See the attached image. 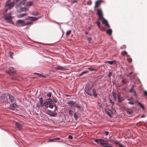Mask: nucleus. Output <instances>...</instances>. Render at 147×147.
<instances>
[{
    "instance_id": "f257e3e1",
    "label": "nucleus",
    "mask_w": 147,
    "mask_h": 147,
    "mask_svg": "<svg viewBox=\"0 0 147 147\" xmlns=\"http://www.w3.org/2000/svg\"><path fill=\"white\" fill-rule=\"evenodd\" d=\"M94 141L96 143L100 144V145L104 147H112L109 146V144L107 143V141L101 139H94Z\"/></svg>"
},
{
    "instance_id": "f03ea898",
    "label": "nucleus",
    "mask_w": 147,
    "mask_h": 147,
    "mask_svg": "<svg viewBox=\"0 0 147 147\" xmlns=\"http://www.w3.org/2000/svg\"><path fill=\"white\" fill-rule=\"evenodd\" d=\"M93 86L92 82L87 83L86 86L85 92L91 96L92 94V88Z\"/></svg>"
},
{
    "instance_id": "7ed1b4c3",
    "label": "nucleus",
    "mask_w": 147,
    "mask_h": 147,
    "mask_svg": "<svg viewBox=\"0 0 147 147\" xmlns=\"http://www.w3.org/2000/svg\"><path fill=\"white\" fill-rule=\"evenodd\" d=\"M3 18L7 22L12 23L13 17L11 16V13L10 12L9 13L4 15Z\"/></svg>"
},
{
    "instance_id": "20e7f679",
    "label": "nucleus",
    "mask_w": 147,
    "mask_h": 147,
    "mask_svg": "<svg viewBox=\"0 0 147 147\" xmlns=\"http://www.w3.org/2000/svg\"><path fill=\"white\" fill-rule=\"evenodd\" d=\"M14 4L13 1L11 2V0H8L6 2L5 7H8V9H11L14 7Z\"/></svg>"
},
{
    "instance_id": "39448f33",
    "label": "nucleus",
    "mask_w": 147,
    "mask_h": 147,
    "mask_svg": "<svg viewBox=\"0 0 147 147\" xmlns=\"http://www.w3.org/2000/svg\"><path fill=\"white\" fill-rule=\"evenodd\" d=\"M0 100L1 101L4 103L7 102L8 101V99L6 94H3L0 97Z\"/></svg>"
},
{
    "instance_id": "423d86ee",
    "label": "nucleus",
    "mask_w": 147,
    "mask_h": 147,
    "mask_svg": "<svg viewBox=\"0 0 147 147\" xmlns=\"http://www.w3.org/2000/svg\"><path fill=\"white\" fill-rule=\"evenodd\" d=\"M96 10L97 11V15H98L99 18L98 20H100L103 18V14L102 10L101 9H97Z\"/></svg>"
},
{
    "instance_id": "0eeeda50",
    "label": "nucleus",
    "mask_w": 147,
    "mask_h": 147,
    "mask_svg": "<svg viewBox=\"0 0 147 147\" xmlns=\"http://www.w3.org/2000/svg\"><path fill=\"white\" fill-rule=\"evenodd\" d=\"M31 23V22H28L26 23H25L24 21L22 20H19L17 22V24H21L22 25H28Z\"/></svg>"
},
{
    "instance_id": "6e6552de",
    "label": "nucleus",
    "mask_w": 147,
    "mask_h": 147,
    "mask_svg": "<svg viewBox=\"0 0 147 147\" xmlns=\"http://www.w3.org/2000/svg\"><path fill=\"white\" fill-rule=\"evenodd\" d=\"M33 3L32 1L29 2H27L26 3L24 2V1L21 2L20 4H23L25 6H30L32 5Z\"/></svg>"
},
{
    "instance_id": "1a4fd4ad",
    "label": "nucleus",
    "mask_w": 147,
    "mask_h": 147,
    "mask_svg": "<svg viewBox=\"0 0 147 147\" xmlns=\"http://www.w3.org/2000/svg\"><path fill=\"white\" fill-rule=\"evenodd\" d=\"M100 20L102 21V24H104L105 26L108 28H109L110 27V26L108 23L107 21L106 20L104 17L102 19H101Z\"/></svg>"
},
{
    "instance_id": "9d476101",
    "label": "nucleus",
    "mask_w": 147,
    "mask_h": 147,
    "mask_svg": "<svg viewBox=\"0 0 147 147\" xmlns=\"http://www.w3.org/2000/svg\"><path fill=\"white\" fill-rule=\"evenodd\" d=\"M52 102L53 100H52L47 101L43 103V105L45 106L46 108H47L48 107V105H49L50 104H52Z\"/></svg>"
},
{
    "instance_id": "9b49d317",
    "label": "nucleus",
    "mask_w": 147,
    "mask_h": 147,
    "mask_svg": "<svg viewBox=\"0 0 147 147\" xmlns=\"http://www.w3.org/2000/svg\"><path fill=\"white\" fill-rule=\"evenodd\" d=\"M15 128L17 130H20L22 127V125L17 122L16 123Z\"/></svg>"
},
{
    "instance_id": "f8f14e48",
    "label": "nucleus",
    "mask_w": 147,
    "mask_h": 147,
    "mask_svg": "<svg viewBox=\"0 0 147 147\" xmlns=\"http://www.w3.org/2000/svg\"><path fill=\"white\" fill-rule=\"evenodd\" d=\"M8 73L10 74V73H15L16 72V71L15 70L14 68L12 67H9V68L8 71Z\"/></svg>"
},
{
    "instance_id": "ddd939ff",
    "label": "nucleus",
    "mask_w": 147,
    "mask_h": 147,
    "mask_svg": "<svg viewBox=\"0 0 147 147\" xmlns=\"http://www.w3.org/2000/svg\"><path fill=\"white\" fill-rule=\"evenodd\" d=\"M102 2V1L101 0H98L96 1L95 2L94 8H98L99 6L100 5Z\"/></svg>"
},
{
    "instance_id": "4468645a",
    "label": "nucleus",
    "mask_w": 147,
    "mask_h": 147,
    "mask_svg": "<svg viewBox=\"0 0 147 147\" xmlns=\"http://www.w3.org/2000/svg\"><path fill=\"white\" fill-rule=\"evenodd\" d=\"M117 97L119 102H121L124 99V98L123 97L121 96L119 94L117 95Z\"/></svg>"
},
{
    "instance_id": "2eb2a0df",
    "label": "nucleus",
    "mask_w": 147,
    "mask_h": 147,
    "mask_svg": "<svg viewBox=\"0 0 147 147\" xmlns=\"http://www.w3.org/2000/svg\"><path fill=\"white\" fill-rule=\"evenodd\" d=\"M48 111L49 113H48V114L52 116L55 117L57 115V113H56L52 112L51 110H49Z\"/></svg>"
},
{
    "instance_id": "dca6fc26",
    "label": "nucleus",
    "mask_w": 147,
    "mask_h": 147,
    "mask_svg": "<svg viewBox=\"0 0 147 147\" xmlns=\"http://www.w3.org/2000/svg\"><path fill=\"white\" fill-rule=\"evenodd\" d=\"M8 95L9 97L11 102L12 103L14 101V97L10 94H9Z\"/></svg>"
},
{
    "instance_id": "f3484780",
    "label": "nucleus",
    "mask_w": 147,
    "mask_h": 147,
    "mask_svg": "<svg viewBox=\"0 0 147 147\" xmlns=\"http://www.w3.org/2000/svg\"><path fill=\"white\" fill-rule=\"evenodd\" d=\"M105 63H108L110 65L115 64L116 63V60H113L112 61H106Z\"/></svg>"
},
{
    "instance_id": "a211bd4d",
    "label": "nucleus",
    "mask_w": 147,
    "mask_h": 147,
    "mask_svg": "<svg viewBox=\"0 0 147 147\" xmlns=\"http://www.w3.org/2000/svg\"><path fill=\"white\" fill-rule=\"evenodd\" d=\"M60 138H56L53 139H50L49 140V142H55L57 140H59Z\"/></svg>"
},
{
    "instance_id": "6ab92c4d",
    "label": "nucleus",
    "mask_w": 147,
    "mask_h": 147,
    "mask_svg": "<svg viewBox=\"0 0 147 147\" xmlns=\"http://www.w3.org/2000/svg\"><path fill=\"white\" fill-rule=\"evenodd\" d=\"M55 69L56 70H63L64 69V68L61 66H57V67H55Z\"/></svg>"
},
{
    "instance_id": "aec40b11",
    "label": "nucleus",
    "mask_w": 147,
    "mask_h": 147,
    "mask_svg": "<svg viewBox=\"0 0 147 147\" xmlns=\"http://www.w3.org/2000/svg\"><path fill=\"white\" fill-rule=\"evenodd\" d=\"M106 32L109 36H110L112 34V31L111 29H109L106 30Z\"/></svg>"
},
{
    "instance_id": "412c9836",
    "label": "nucleus",
    "mask_w": 147,
    "mask_h": 147,
    "mask_svg": "<svg viewBox=\"0 0 147 147\" xmlns=\"http://www.w3.org/2000/svg\"><path fill=\"white\" fill-rule=\"evenodd\" d=\"M67 103L71 107L73 106H74L75 104V102H74L72 100L67 102Z\"/></svg>"
},
{
    "instance_id": "4be33fe9",
    "label": "nucleus",
    "mask_w": 147,
    "mask_h": 147,
    "mask_svg": "<svg viewBox=\"0 0 147 147\" xmlns=\"http://www.w3.org/2000/svg\"><path fill=\"white\" fill-rule=\"evenodd\" d=\"M34 74L37 75V76H38L40 77H42L43 78H46V76H45L44 75L42 74H39V73H34Z\"/></svg>"
},
{
    "instance_id": "5701e85b",
    "label": "nucleus",
    "mask_w": 147,
    "mask_h": 147,
    "mask_svg": "<svg viewBox=\"0 0 147 147\" xmlns=\"http://www.w3.org/2000/svg\"><path fill=\"white\" fill-rule=\"evenodd\" d=\"M16 105L14 104L11 105L9 107V109L11 110H14L16 107Z\"/></svg>"
},
{
    "instance_id": "b1692460",
    "label": "nucleus",
    "mask_w": 147,
    "mask_h": 147,
    "mask_svg": "<svg viewBox=\"0 0 147 147\" xmlns=\"http://www.w3.org/2000/svg\"><path fill=\"white\" fill-rule=\"evenodd\" d=\"M28 9L26 7H22L20 9V11H26L28 10Z\"/></svg>"
},
{
    "instance_id": "393cba45",
    "label": "nucleus",
    "mask_w": 147,
    "mask_h": 147,
    "mask_svg": "<svg viewBox=\"0 0 147 147\" xmlns=\"http://www.w3.org/2000/svg\"><path fill=\"white\" fill-rule=\"evenodd\" d=\"M39 101L40 104V105L42 107L43 106V98L42 97H41L39 98Z\"/></svg>"
},
{
    "instance_id": "a878e982",
    "label": "nucleus",
    "mask_w": 147,
    "mask_h": 147,
    "mask_svg": "<svg viewBox=\"0 0 147 147\" xmlns=\"http://www.w3.org/2000/svg\"><path fill=\"white\" fill-rule=\"evenodd\" d=\"M89 72V71L88 70H86L85 71H84L82 72L81 74H80L79 76H82L83 75L87 74Z\"/></svg>"
},
{
    "instance_id": "bb28decb",
    "label": "nucleus",
    "mask_w": 147,
    "mask_h": 147,
    "mask_svg": "<svg viewBox=\"0 0 147 147\" xmlns=\"http://www.w3.org/2000/svg\"><path fill=\"white\" fill-rule=\"evenodd\" d=\"M29 18H30L31 19V20L33 21H35L38 20V18H37L36 17H29Z\"/></svg>"
},
{
    "instance_id": "cd10ccee",
    "label": "nucleus",
    "mask_w": 147,
    "mask_h": 147,
    "mask_svg": "<svg viewBox=\"0 0 147 147\" xmlns=\"http://www.w3.org/2000/svg\"><path fill=\"white\" fill-rule=\"evenodd\" d=\"M96 23L98 25V28H100V22L99 21L98 19L97 21L96 22Z\"/></svg>"
},
{
    "instance_id": "c85d7f7f",
    "label": "nucleus",
    "mask_w": 147,
    "mask_h": 147,
    "mask_svg": "<svg viewBox=\"0 0 147 147\" xmlns=\"http://www.w3.org/2000/svg\"><path fill=\"white\" fill-rule=\"evenodd\" d=\"M112 93L114 99L115 100H116L117 97L115 93L114 92H113Z\"/></svg>"
},
{
    "instance_id": "c756f323",
    "label": "nucleus",
    "mask_w": 147,
    "mask_h": 147,
    "mask_svg": "<svg viewBox=\"0 0 147 147\" xmlns=\"http://www.w3.org/2000/svg\"><path fill=\"white\" fill-rule=\"evenodd\" d=\"M71 32V30H69L67 31L66 34V35L67 36L69 35L70 34Z\"/></svg>"
},
{
    "instance_id": "7c9ffc66",
    "label": "nucleus",
    "mask_w": 147,
    "mask_h": 147,
    "mask_svg": "<svg viewBox=\"0 0 147 147\" xmlns=\"http://www.w3.org/2000/svg\"><path fill=\"white\" fill-rule=\"evenodd\" d=\"M121 54L122 55L124 56L127 55V53L125 51H122L121 53Z\"/></svg>"
},
{
    "instance_id": "2f4dec72",
    "label": "nucleus",
    "mask_w": 147,
    "mask_h": 147,
    "mask_svg": "<svg viewBox=\"0 0 147 147\" xmlns=\"http://www.w3.org/2000/svg\"><path fill=\"white\" fill-rule=\"evenodd\" d=\"M33 15L35 16H36L38 15V13L37 11H35L33 13Z\"/></svg>"
},
{
    "instance_id": "473e14b6",
    "label": "nucleus",
    "mask_w": 147,
    "mask_h": 147,
    "mask_svg": "<svg viewBox=\"0 0 147 147\" xmlns=\"http://www.w3.org/2000/svg\"><path fill=\"white\" fill-rule=\"evenodd\" d=\"M13 54H14L12 52H10L9 53V55H10V57L12 59L13 58Z\"/></svg>"
},
{
    "instance_id": "72a5a7b5",
    "label": "nucleus",
    "mask_w": 147,
    "mask_h": 147,
    "mask_svg": "<svg viewBox=\"0 0 147 147\" xmlns=\"http://www.w3.org/2000/svg\"><path fill=\"white\" fill-rule=\"evenodd\" d=\"M26 15H27V13H22L20 15V17H22L25 16H26Z\"/></svg>"
},
{
    "instance_id": "f704fd0d",
    "label": "nucleus",
    "mask_w": 147,
    "mask_h": 147,
    "mask_svg": "<svg viewBox=\"0 0 147 147\" xmlns=\"http://www.w3.org/2000/svg\"><path fill=\"white\" fill-rule=\"evenodd\" d=\"M138 104L140 106V107L143 109H144V106L140 102H137Z\"/></svg>"
},
{
    "instance_id": "c9c22d12",
    "label": "nucleus",
    "mask_w": 147,
    "mask_h": 147,
    "mask_svg": "<svg viewBox=\"0 0 147 147\" xmlns=\"http://www.w3.org/2000/svg\"><path fill=\"white\" fill-rule=\"evenodd\" d=\"M87 40H88V41L89 43H92V38H88Z\"/></svg>"
},
{
    "instance_id": "e433bc0d",
    "label": "nucleus",
    "mask_w": 147,
    "mask_h": 147,
    "mask_svg": "<svg viewBox=\"0 0 147 147\" xmlns=\"http://www.w3.org/2000/svg\"><path fill=\"white\" fill-rule=\"evenodd\" d=\"M134 88V86H132L131 88V89H130L129 90V92H134V91L133 90Z\"/></svg>"
},
{
    "instance_id": "4c0bfd02",
    "label": "nucleus",
    "mask_w": 147,
    "mask_h": 147,
    "mask_svg": "<svg viewBox=\"0 0 147 147\" xmlns=\"http://www.w3.org/2000/svg\"><path fill=\"white\" fill-rule=\"evenodd\" d=\"M88 69L90 71H93L95 70V69L92 67L88 68Z\"/></svg>"
},
{
    "instance_id": "58836bf2",
    "label": "nucleus",
    "mask_w": 147,
    "mask_h": 147,
    "mask_svg": "<svg viewBox=\"0 0 147 147\" xmlns=\"http://www.w3.org/2000/svg\"><path fill=\"white\" fill-rule=\"evenodd\" d=\"M128 103L129 104L131 105H134V102L131 101H129V102H128Z\"/></svg>"
},
{
    "instance_id": "ea45409f",
    "label": "nucleus",
    "mask_w": 147,
    "mask_h": 147,
    "mask_svg": "<svg viewBox=\"0 0 147 147\" xmlns=\"http://www.w3.org/2000/svg\"><path fill=\"white\" fill-rule=\"evenodd\" d=\"M127 60L129 63L131 62L132 61V59L131 58H127Z\"/></svg>"
},
{
    "instance_id": "a19ab883",
    "label": "nucleus",
    "mask_w": 147,
    "mask_h": 147,
    "mask_svg": "<svg viewBox=\"0 0 147 147\" xmlns=\"http://www.w3.org/2000/svg\"><path fill=\"white\" fill-rule=\"evenodd\" d=\"M51 104H50L49 105L48 107H49L51 109H53V106Z\"/></svg>"
},
{
    "instance_id": "79ce46f5",
    "label": "nucleus",
    "mask_w": 147,
    "mask_h": 147,
    "mask_svg": "<svg viewBox=\"0 0 147 147\" xmlns=\"http://www.w3.org/2000/svg\"><path fill=\"white\" fill-rule=\"evenodd\" d=\"M53 100L54 102L55 103H57V99L55 98H53Z\"/></svg>"
},
{
    "instance_id": "37998d69",
    "label": "nucleus",
    "mask_w": 147,
    "mask_h": 147,
    "mask_svg": "<svg viewBox=\"0 0 147 147\" xmlns=\"http://www.w3.org/2000/svg\"><path fill=\"white\" fill-rule=\"evenodd\" d=\"M73 111L72 110H70L69 111V114L71 115H73Z\"/></svg>"
},
{
    "instance_id": "c03bdc74",
    "label": "nucleus",
    "mask_w": 147,
    "mask_h": 147,
    "mask_svg": "<svg viewBox=\"0 0 147 147\" xmlns=\"http://www.w3.org/2000/svg\"><path fill=\"white\" fill-rule=\"evenodd\" d=\"M92 92H93V94L96 93V90L95 89H93L92 90Z\"/></svg>"
},
{
    "instance_id": "a18cd8bd",
    "label": "nucleus",
    "mask_w": 147,
    "mask_h": 147,
    "mask_svg": "<svg viewBox=\"0 0 147 147\" xmlns=\"http://www.w3.org/2000/svg\"><path fill=\"white\" fill-rule=\"evenodd\" d=\"M47 96L49 97H51V92H49L47 94Z\"/></svg>"
},
{
    "instance_id": "49530a36",
    "label": "nucleus",
    "mask_w": 147,
    "mask_h": 147,
    "mask_svg": "<svg viewBox=\"0 0 147 147\" xmlns=\"http://www.w3.org/2000/svg\"><path fill=\"white\" fill-rule=\"evenodd\" d=\"M74 117L75 118L76 120H77V119L78 117L77 115L76 114V113L74 114Z\"/></svg>"
},
{
    "instance_id": "de8ad7c7",
    "label": "nucleus",
    "mask_w": 147,
    "mask_h": 147,
    "mask_svg": "<svg viewBox=\"0 0 147 147\" xmlns=\"http://www.w3.org/2000/svg\"><path fill=\"white\" fill-rule=\"evenodd\" d=\"M114 143L117 145H118L119 144V142L117 141H115L114 142Z\"/></svg>"
},
{
    "instance_id": "09e8293b",
    "label": "nucleus",
    "mask_w": 147,
    "mask_h": 147,
    "mask_svg": "<svg viewBox=\"0 0 147 147\" xmlns=\"http://www.w3.org/2000/svg\"><path fill=\"white\" fill-rule=\"evenodd\" d=\"M133 74V72H131L129 73V74H128L127 75V76H130L132 74Z\"/></svg>"
},
{
    "instance_id": "8fccbe9b",
    "label": "nucleus",
    "mask_w": 147,
    "mask_h": 147,
    "mask_svg": "<svg viewBox=\"0 0 147 147\" xmlns=\"http://www.w3.org/2000/svg\"><path fill=\"white\" fill-rule=\"evenodd\" d=\"M144 94L146 96H147V92L145 90L144 91Z\"/></svg>"
},
{
    "instance_id": "3c124183",
    "label": "nucleus",
    "mask_w": 147,
    "mask_h": 147,
    "mask_svg": "<svg viewBox=\"0 0 147 147\" xmlns=\"http://www.w3.org/2000/svg\"><path fill=\"white\" fill-rule=\"evenodd\" d=\"M68 138L69 139H73V137L71 135L69 136L68 137Z\"/></svg>"
},
{
    "instance_id": "603ef678",
    "label": "nucleus",
    "mask_w": 147,
    "mask_h": 147,
    "mask_svg": "<svg viewBox=\"0 0 147 147\" xmlns=\"http://www.w3.org/2000/svg\"><path fill=\"white\" fill-rule=\"evenodd\" d=\"M121 82L123 84H125L126 83V82H125V80H122L121 81Z\"/></svg>"
},
{
    "instance_id": "864d4df0",
    "label": "nucleus",
    "mask_w": 147,
    "mask_h": 147,
    "mask_svg": "<svg viewBox=\"0 0 147 147\" xmlns=\"http://www.w3.org/2000/svg\"><path fill=\"white\" fill-rule=\"evenodd\" d=\"M133 100V98L132 97H131V98H129L127 99V100L129 101H131V100Z\"/></svg>"
},
{
    "instance_id": "5fc2aeb1",
    "label": "nucleus",
    "mask_w": 147,
    "mask_h": 147,
    "mask_svg": "<svg viewBox=\"0 0 147 147\" xmlns=\"http://www.w3.org/2000/svg\"><path fill=\"white\" fill-rule=\"evenodd\" d=\"M134 95L135 96H137V93H136V92L134 91Z\"/></svg>"
},
{
    "instance_id": "6e6d98bb",
    "label": "nucleus",
    "mask_w": 147,
    "mask_h": 147,
    "mask_svg": "<svg viewBox=\"0 0 147 147\" xmlns=\"http://www.w3.org/2000/svg\"><path fill=\"white\" fill-rule=\"evenodd\" d=\"M118 145L119 146L121 147H122L123 146V145L122 144H121L120 142L119 143V144H118Z\"/></svg>"
},
{
    "instance_id": "4d7b16f0",
    "label": "nucleus",
    "mask_w": 147,
    "mask_h": 147,
    "mask_svg": "<svg viewBox=\"0 0 147 147\" xmlns=\"http://www.w3.org/2000/svg\"><path fill=\"white\" fill-rule=\"evenodd\" d=\"M127 113H128L129 114H131L132 113V111H127Z\"/></svg>"
},
{
    "instance_id": "13d9d810",
    "label": "nucleus",
    "mask_w": 147,
    "mask_h": 147,
    "mask_svg": "<svg viewBox=\"0 0 147 147\" xmlns=\"http://www.w3.org/2000/svg\"><path fill=\"white\" fill-rule=\"evenodd\" d=\"M112 74V72H110L109 74V75H108V76L109 77H110L111 76Z\"/></svg>"
},
{
    "instance_id": "bf43d9fd",
    "label": "nucleus",
    "mask_w": 147,
    "mask_h": 147,
    "mask_svg": "<svg viewBox=\"0 0 147 147\" xmlns=\"http://www.w3.org/2000/svg\"><path fill=\"white\" fill-rule=\"evenodd\" d=\"M20 0H14L13 1V2H14V3H17L18 2V1H19Z\"/></svg>"
},
{
    "instance_id": "052dcab7",
    "label": "nucleus",
    "mask_w": 147,
    "mask_h": 147,
    "mask_svg": "<svg viewBox=\"0 0 147 147\" xmlns=\"http://www.w3.org/2000/svg\"><path fill=\"white\" fill-rule=\"evenodd\" d=\"M76 107L78 108H80V107L79 106L78 104H76Z\"/></svg>"
},
{
    "instance_id": "680f3d73",
    "label": "nucleus",
    "mask_w": 147,
    "mask_h": 147,
    "mask_svg": "<svg viewBox=\"0 0 147 147\" xmlns=\"http://www.w3.org/2000/svg\"><path fill=\"white\" fill-rule=\"evenodd\" d=\"M105 134L106 135H108L109 134V132L108 131H105Z\"/></svg>"
},
{
    "instance_id": "e2e57ef3",
    "label": "nucleus",
    "mask_w": 147,
    "mask_h": 147,
    "mask_svg": "<svg viewBox=\"0 0 147 147\" xmlns=\"http://www.w3.org/2000/svg\"><path fill=\"white\" fill-rule=\"evenodd\" d=\"M94 95V96L95 97H96L97 96V93H96L95 94H93Z\"/></svg>"
},
{
    "instance_id": "0e129e2a",
    "label": "nucleus",
    "mask_w": 147,
    "mask_h": 147,
    "mask_svg": "<svg viewBox=\"0 0 147 147\" xmlns=\"http://www.w3.org/2000/svg\"><path fill=\"white\" fill-rule=\"evenodd\" d=\"M91 28V26H89L88 28V30H90Z\"/></svg>"
},
{
    "instance_id": "69168bd1",
    "label": "nucleus",
    "mask_w": 147,
    "mask_h": 147,
    "mask_svg": "<svg viewBox=\"0 0 147 147\" xmlns=\"http://www.w3.org/2000/svg\"><path fill=\"white\" fill-rule=\"evenodd\" d=\"M8 9V7H7L6 9L5 10V12H7V10H8V9Z\"/></svg>"
},
{
    "instance_id": "338daca9",
    "label": "nucleus",
    "mask_w": 147,
    "mask_h": 147,
    "mask_svg": "<svg viewBox=\"0 0 147 147\" xmlns=\"http://www.w3.org/2000/svg\"><path fill=\"white\" fill-rule=\"evenodd\" d=\"M145 117V116L144 115H142L141 117H142V118H143V117Z\"/></svg>"
},
{
    "instance_id": "774afa93",
    "label": "nucleus",
    "mask_w": 147,
    "mask_h": 147,
    "mask_svg": "<svg viewBox=\"0 0 147 147\" xmlns=\"http://www.w3.org/2000/svg\"><path fill=\"white\" fill-rule=\"evenodd\" d=\"M85 33L86 34H88V32H85Z\"/></svg>"
}]
</instances>
